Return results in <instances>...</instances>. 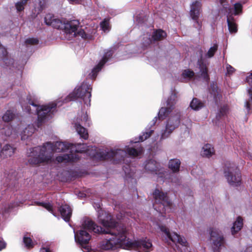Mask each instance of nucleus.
<instances>
[{"instance_id": "obj_19", "label": "nucleus", "mask_w": 252, "mask_h": 252, "mask_svg": "<svg viewBox=\"0 0 252 252\" xmlns=\"http://www.w3.org/2000/svg\"><path fill=\"white\" fill-rule=\"evenodd\" d=\"M15 149L9 144H6L2 147L1 151V156L3 158L11 157L14 154Z\"/></svg>"}, {"instance_id": "obj_42", "label": "nucleus", "mask_w": 252, "mask_h": 252, "mask_svg": "<svg viewBox=\"0 0 252 252\" xmlns=\"http://www.w3.org/2000/svg\"><path fill=\"white\" fill-rule=\"evenodd\" d=\"M228 111V108L227 106H223L221 107L220 110V112L218 113L217 117H220L223 116L227 113Z\"/></svg>"}, {"instance_id": "obj_16", "label": "nucleus", "mask_w": 252, "mask_h": 252, "mask_svg": "<svg viewBox=\"0 0 252 252\" xmlns=\"http://www.w3.org/2000/svg\"><path fill=\"white\" fill-rule=\"evenodd\" d=\"M59 211L63 219L65 221H68L72 214V210L66 205H63L60 207Z\"/></svg>"}, {"instance_id": "obj_41", "label": "nucleus", "mask_w": 252, "mask_h": 252, "mask_svg": "<svg viewBox=\"0 0 252 252\" xmlns=\"http://www.w3.org/2000/svg\"><path fill=\"white\" fill-rule=\"evenodd\" d=\"M23 241L27 248H31L33 247V243L30 238L25 237Z\"/></svg>"}, {"instance_id": "obj_39", "label": "nucleus", "mask_w": 252, "mask_h": 252, "mask_svg": "<svg viewBox=\"0 0 252 252\" xmlns=\"http://www.w3.org/2000/svg\"><path fill=\"white\" fill-rule=\"evenodd\" d=\"M35 204L38 205L43 206L45 209H46L48 211L50 212L54 215H55L53 214V212L52 206L50 203L40 202H36Z\"/></svg>"}, {"instance_id": "obj_8", "label": "nucleus", "mask_w": 252, "mask_h": 252, "mask_svg": "<svg viewBox=\"0 0 252 252\" xmlns=\"http://www.w3.org/2000/svg\"><path fill=\"white\" fill-rule=\"evenodd\" d=\"M209 233L213 252H220L225 244L224 238L222 232L218 228L211 227L209 229Z\"/></svg>"}, {"instance_id": "obj_28", "label": "nucleus", "mask_w": 252, "mask_h": 252, "mask_svg": "<svg viewBox=\"0 0 252 252\" xmlns=\"http://www.w3.org/2000/svg\"><path fill=\"white\" fill-rule=\"evenodd\" d=\"M102 65L103 64H97V65L92 70L91 73L89 74L88 77L91 79H94L97 73L101 69Z\"/></svg>"}, {"instance_id": "obj_45", "label": "nucleus", "mask_w": 252, "mask_h": 252, "mask_svg": "<svg viewBox=\"0 0 252 252\" xmlns=\"http://www.w3.org/2000/svg\"><path fill=\"white\" fill-rule=\"evenodd\" d=\"M38 42V40L34 38H29L26 40V43L30 45H36Z\"/></svg>"}, {"instance_id": "obj_56", "label": "nucleus", "mask_w": 252, "mask_h": 252, "mask_svg": "<svg viewBox=\"0 0 252 252\" xmlns=\"http://www.w3.org/2000/svg\"><path fill=\"white\" fill-rule=\"evenodd\" d=\"M86 196V194H84V193L83 192H80L78 194V196L81 197V198H83V197H84Z\"/></svg>"}, {"instance_id": "obj_14", "label": "nucleus", "mask_w": 252, "mask_h": 252, "mask_svg": "<svg viewBox=\"0 0 252 252\" xmlns=\"http://www.w3.org/2000/svg\"><path fill=\"white\" fill-rule=\"evenodd\" d=\"M95 151L96 149L95 147H90L85 144H78L77 145L72 144V145H71V153L73 155L74 157L76 155L78 158L79 157L75 154H74L73 153L86 152L90 156H95Z\"/></svg>"}, {"instance_id": "obj_20", "label": "nucleus", "mask_w": 252, "mask_h": 252, "mask_svg": "<svg viewBox=\"0 0 252 252\" xmlns=\"http://www.w3.org/2000/svg\"><path fill=\"white\" fill-rule=\"evenodd\" d=\"M79 158L77 157L76 155L75 157L72 153L70 154H64L63 155H60L56 158V160L58 162H66L68 161H74L76 159H79Z\"/></svg>"}, {"instance_id": "obj_46", "label": "nucleus", "mask_w": 252, "mask_h": 252, "mask_svg": "<svg viewBox=\"0 0 252 252\" xmlns=\"http://www.w3.org/2000/svg\"><path fill=\"white\" fill-rule=\"evenodd\" d=\"M200 56V58L198 59L197 63H204V59L203 57V52L201 49H200L197 51V53Z\"/></svg>"}, {"instance_id": "obj_26", "label": "nucleus", "mask_w": 252, "mask_h": 252, "mask_svg": "<svg viewBox=\"0 0 252 252\" xmlns=\"http://www.w3.org/2000/svg\"><path fill=\"white\" fill-rule=\"evenodd\" d=\"M181 162L178 159H171L168 164L169 168L173 172L178 171L180 166Z\"/></svg>"}, {"instance_id": "obj_6", "label": "nucleus", "mask_w": 252, "mask_h": 252, "mask_svg": "<svg viewBox=\"0 0 252 252\" xmlns=\"http://www.w3.org/2000/svg\"><path fill=\"white\" fill-rule=\"evenodd\" d=\"M80 25V22L77 20H73L64 23L63 29L67 34H73L74 36L79 35L85 39H91L92 35L87 33L83 30L77 32Z\"/></svg>"}, {"instance_id": "obj_55", "label": "nucleus", "mask_w": 252, "mask_h": 252, "mask_svg": "<svg viewBox=\"0 0 252 252\" xmlns=\"http://www.w3.org/2000/svg\"><path fill=\"white\" fill-rule=\"evenodd\" d=\"M245 252H252V247H248Z\"/></svg>"}, {"instance_id": "obj_53", "label": "nucleus", "mask_w": 252, "mask_h": 252, "mask_svg": "<svg viewBox=\"0 0 252 252\" xmlns=\"http://www.w3.org/2000/svg\"><path fill=\"white\" fill-rule=\"evenodd\" d=\"M39 252H51L48 249H46L45 248H42L40 249Z\"/></svg>"}, {"instance_id": "obj_12", "label": "nucleus", "mask_w": 252, "mask_h": 252, "mask_svg": "<svg viewBox=\"0 0 252 252\" xmlns=\"http://www.w3.org/2000/svg\"><path fill=\"white\" fill-rule=\"evenodd\" d=\"M202 4L200 1L196 0L190 5L189 12L190 16L195 22L197 26L194 25L195 28H201L202 22L199 20V17L201 10Z\"/></svg>"}, {"instance_id": "obj_30", "label": "nucleus", "mask_w": 252, "mask_h": 252, "mask_svg": "<svg viewBox=\"0 0 252 252\" xmlns=\"http://www.w3.org/2000/svg\"><path fill=\"white\" fill-rule=\"evenodd\" d=\"M127 154L133 157H136L140 155L143 152V149L139 148L137 149L134 148H128L127 149Z\"/></svg>"}, {"instance_id": "obj_18", "label": "nucleus", "mask_w": 252, "mask_h": 252, "mask_svg": "<svg viewBox=\"0 0 252 252\" xmlns=\"http://www.w3.org/2000/svg\"><path fill=\"white\" fill-rule=\"evenodd\" d=\"M80 120L77 119L74 124V127L80 137L84 139L88 138V133L87 130L84 127L81 126L80 123Z\"/></svg>"}, {"instance_id": "obj_1", "label": "nucleus", "mask_w": 252, "mask_h": 252, "mask_svg": "<svg viewBox=\"0 0 252 252\" xmlns=\"http://www.w3.org/2000/svg\"><path fill=\"white\" fill-rule=\"evenodd\" d=\"M101 217L99 212V220L104 228L96 225L89 219H86L82 223V229L80 230L79 233L74 232L75 241L82 246L84 252H92L89 251V246H83V245L87 244L91 239V236L87 231L111 234V237L109 239L101 242L100 247L103 250H114L122 248L127 250L136 249L138 252H148L150 251L152 244L150 240H130L127 239L126 228L117 225L116 223L112 220L110 215H106V220L102 219Z\"/></svg>"}, {"instance_id": "obj_54", "label": "nucleus", "mask_w": 252, "mask_h": 252, "mask_svg": "<svg viewBox=\"0 0 252 252\" xmlns=\"http://www.w3.org/2000/svg\"><path fill=\"white\" fill-rule=\"evenodd\" d=\"M22 107L24 109H25L26 111H27V112L30 113L31 112V110H30L29 109V107L28 106H24L23 105H22Z\"/></svg>"}, {"instance_id": "obj_50", "label": "nucleus", "mask_w": 252, "mask_h": 252, "mask_svg": "<svg viewBox=\"0 0 252 252\" xmlns=\"http://www.w3.org/2000/svg\"><path fill=\"white\" fill-rule=\"evenodd\" d=\"M247 81L250 85H252V72L247 77Z\"/></svg>"}, {"instance_id": "obj_15", "label": "nucleus", "mask_w": 252, "mask_h": 252, "mask_svg": "<svg viewBox=\"0 0 252 252\" xmlns=\"http://www.w3.org/2000/svg\"><path fill=\"white\" fill-rule=\"evenodd\" d=\"M127 153L126 151L120 149H117L116 150H110V151L105 152L101 158L104 159H113L114 160L122 159Z\"/></svg>"}, {"instance_id": "obj_10", "label": "nucleus", "mask_w": 252, "mask_h": 252, "mask_svg": "<svg viewBox=\"0 0 252 252\" xmlns=\"http://www.w3.org/2000/svg\"><path fill=\"white\" fill-rule=\"evenodd\" d=\"M199 70L196 71V75L193 71L187 69L183 71L182 76L186 79L190 80L194 77V79H202L203 80L208 82L209 80V75L207 73V68L206 64H197V67Z\"/></svg>"}, {"instance_id": "obj_5", "label": "nucleus", "mask_w": 252, "mask_h": 252, "mask_svg": "<svg viewBox=\"0 0 252 252\" xmlns=\"http://www.w3.org/2000/svg\"><path fill=\"white\" fill-rule=\"evenodd\" d=\"M153 196L155 199V203L153 206L158 212L162 214L170 210L171 203L169 200L166 193H164L158 189H156L153 193Z\"/></svg>"}, {"instance_id": "obj_3", "label": "nucleus", "mask_w": 252, "mask_h": 252, "mask_svg": "<svg viewBox=\"0 0 252 252\" xmlns=\"http://www.w3.org/2000/svg\"><path fill=\"white\" fill-rule=\"evenodd\" d=\"M92 88L91 85L83 82L81 86H77L74 91L65 98L68 102L80 98L88 106L90 105Z\"/></svg>"}, {"instance_id": "obj_35", "label": "nucleus", "mask_w": 252, "mask_h": 252, "mask_svg": "<svg viewBox=\"0 0 252 252\" xmlns=\"http://www.w3.org/2000/svg\"><path fill=\"white\" fill-rule=\"evenodd\" d=\"M15 114L10 110L7 111L2 116V119L5 122H9L14 117Z\"/></svg>"}, {"instance_id": "obj_37", "label": "nucleus", "mask_w": 252, "mask_h": 252, "mask_svg": "<svg viewBox=\"0 0 252 252\" xmlns=\"http://www.w3.org/2000/svg\"><path fill=\"white\" fill-rule=\"evenodd\" d=\"M100 26L104 32L109 30L110 29L109 19L106 18L104 19L103 21L101 22Z\"/></svg>"}, {"instance_id": "obj_13", "label": "nucleus", "mask_w": 252, "mask_h": 252, "mask_svg": "<svg viewBox=\"0 0 252 252\" xmlns=\"http://www.w3.org/2000/svg\"><path fill=\"white\" fill-rule=\"evenodd\" d=\"M176 102V95L172 94L166 101V107H162L159 111L158 116L159 119L166 118L172 111Z\"/></svg>"}, {"instance_id": "obj_22", "label": "nucleus", "mask_w": 252, "mask_h": 252, "mask_svg": "<svg viewBox=\"0 0 252 252\" xmlns=\"http://www.w3.org/2000/svg\"><path fill=\"white\" fill-rule=\"evenodd\" d=\"M243 225V220L240 217H237L236 221L233 223V226L231 227V233L234 235L239 231Z\"/></svg>"}, {"instance_id": "obj_47", "label": "nucleus", "mask_w": 252, "mask_h": 252, "mask_svg": "<svg viewBox=\"0 0 252 252\" xmlns=\"http://www.w3.org/2000/svg\"><path fill=\"white\" fill-rule=\"evenodd\" d=\"M81 121L82 122V123H83V122H84V125H85V124L87 123L88 126L90 125V123L88 121V117L87 114H84L83 115Z\"/></svg>"}, {"instance_id": "obj_25", "label": "nucleus", "mask_w": 252, "mask_h": 252, "mask_svg": "<svg viewBox=\"0 0 252 252\" xmlns=\"http://www.w3.org/2000/svg\"><path fill=\"white\" fill-rule=\"evenodd\" d=\"M166 36V33L161 29L156 30L153 34L152 38L154 41L163 40Z\"/></svg>"}, {"instance_id": "obj_43", "label": "nucleus", "mask_w": 252, "mask_h": 252, "mask_svg": "<svg viewBox=\"0 0 252 252\" xmlns=\"http://www.w3.org/2000/svg\"><path fill=\"white\" fill-rule=\"evenodd\" d=\"M152 132L153 131L151 130L149 132H146L145 133H143L142 135L139 136V140L138 141V142L143 141L147 139L148 137H149L151 136ZM135 142L136 143L137 142V141H135Z\"/></svg>"}, {"instance_id": "obj_17", "label": "nucleus", "mask_w": 252, "mask_h": 252, "mask_svg": "<svg viewBox=\"0 0 252 252\" xmlns=\"http://www.w3.org/2000/svg\"><path fill=\"white\" fill-rule=\"evenodd\" d=\"M159 164L154 160L148 161L145 166V169L152 173H155L156 174L159 175Z\"/></svg>"}, {"instance_id": "obj_33", "label": "nucleus", "mask_w": 252, "mask_h": 252, "mask_svg": "<svg viewBox=\"0 0 252 252\" xmlns=\"http://www.w3.org/2000/svg\"><path fill=\"white\" fill-rule=\"evenodd\" d=\"M63 23L62 21L59 19L55 18L52 21L51 26L57 29H63Z\"/></svg>"}, {"instance_id": "obj_7", "label": "nucleus", "mask_w": 252, "mask_h": 252, "mask_svg": "<svg viewBox=\"0 0 252 252\" xmlns=\"http://www.w3.org/2000/svg\"><path fill=\"white\" fill-rule=\"evenodd\" d=\"M156 225L164 233L165 239L167 242L170 241L174 243L178 247H179L180 245L184 247L183 250H181L182 252H185L186 250H187L188 243L184 237H181L176 233H170L169 230L164 226H160L158 223H156Z\"/></svg>"}, {"instance_id": "obj_23", "label": "nucleus", "mask_w": 252, "mask_h": 252, "mask_svg": "<svg viewBox=\"0 0 252 252\" xmlns=\"http://www.w3.org/2000/svg\"><path fill=\"white\" fill-rule=\"evenodd\" d=\"M227 22L229 31L230 33H236L237 32V25L235 22L234 17L232 16H229L227 17Z\"/></svg>"}, {"instance_id": "obj_48", "label": "nucleus", "mask_w": 252, "mask_h": 252, "mask_svg": "<svg viewBox=\"0 0 252 252\" xmlns=\"http://www.w3.org/2000/svg\"><path fill=\"white\" fill-rule=\"evenodd\" d=\"M226 68L227 70V73L228 74H232L235 70L234 68L229 64H227Z\"/></svg>"}, {"instance_id": "obj_4", "label": "nucleus", "mask_w": 252, "mask_h": 252, "mask_svg": "<svg viewBox=\"0 0 252 252\" xmlns=\"http://www.w3.org/2000/svg\"><path fill=\"white\" fill-rule=\"evenodd\" d=\"M27 100L29 104L33 107L34 108V111H35L38 116L37 127H39L46 120L48 119L51 117V113L53 111L52 109L55 108L57 105V104L52 103L48 105L39 106L32 101L31 97H27Z\"/></svg>"}, {"instance_id": "obj_57", "label": "nucleus", "mask_w": 252, "mask_h": 252, "mask_svg": "<svg viewBox=\"0 0 252 252\" xmlns=\"http://www.w3.org/2000/svg\"><path fill=\"white\" fill-rule=\"evenodd\" d=\"M5 134L7 136H9L10 135V133L9 132H8L7 133H5Z\"/></svg>"}, {"instance_id": "obj_11", "label": "nucleus", "mask_w": 252, "mask_h": 252, "mask_svg": "<svg viewBox=\"0 0 252 252\" xmlns=\"http://www.w3.org/2000/svg\"><path fill=\"white\" fill-rule=\"evenodd\" d=\"M180 114L177 113L169 118L166 125L165 129L162 130L161 132V139L167 138L173 131L178 126L180 123Z\"/></svg>"}, {"instance_id": "obj_40", "label": "nucleus", "mask_w": 252, "mask_h": 252, "mask_svg": "<svg viewBox=\"0 0 252 252\" xmlns=\"http://www.w3.org/2000/svg\"><path fill=\"white\" fill-rule=\"evenodd\" d=\"M234 14L235 15H238L241 13L242 11V5L239 3L237 2L234 4Z\"/></svg>"}, {"instance_id": "obj_29", "label": "nucleus", "mask_w": 252, "mask_h": 252, "mask_svg": "<svg viewBox=\"0 0 252 252\" xmlns=\"http://www.w3.org/2000/svg\"><path fill=\"white\" fill-rule=\"evenodd\" d=\"M8 59V52L6 49L0 44V62H5Z\"/></svg>"}, {"instance_id": "obj_36", "label": "nucleus", "mask_w": 252, "mask_h": 252, "mask_svg": "<svg viewBox=\"0 0 252 252\" xmlns=\"http://www.w3.org/2000/svg\"><path fill=\"white\" fill-rule=\"evenodd\" d=\"M28 0H21L15 4V7L18 12H21L24 9V6L26 5Z\"/></svg>"}, {"instance_id": "obj_31", "label": "nucleus", "mask_w": 252, "mask_h": 252, "mask_svg": "<svg viewBox=\"0 0 252 252\" xmlns=\"http://www.w3.org/2000/svg\"><path fill=\"white\" fill-rule=\"evenodd\" d=\"M218 49V45L217 43H215L213 46L211 47L209 49L207 53L206 54L205 56L208 58H212Z\"/></svg>"}, {"instance_id": "obj_38", "label": "nucleus", "mask_w": 252, "mask_h": 252, "mask_svg": "<svg viewBox=\"0 0 252 252\" xmlns=\"http://www.w3.org/2000/svg\"><path fill=\"white\" fill-rule=\"evenodd\" d=\"M54 19L55 17L53 14H47L44 17V22L47 26H50Z\"/></svg>"}, {"instance_id": "obj_21", "label": "nucleus", "mask_w": 252, "mask_h": 252, "mask_svg": "<svg viewBox=\"0 0 252 252\" xmlns=\"http://www.w3.org/2000/svg\"><path fill=\"white\" fill-rule=\"evenodd\" d=\"M36 128L35 127L32 125H28L23 130L21 133V139L22 140H25L28 137L31 136L35 131Z\"/></svg>"}, {"instance_id": "obj_2", "label": "nucleus", "mask_w": 252, "mask_h": 252, "mask_svg": "<svg viewBox=\"0 0 252 252\" xmlns=\"http://www.w3.org/2000/svg\"><path fill=\"white\" fill-rule=\"evenodd\" d=\"M71 145L72 144L58 141L55 143L47 142L42 147L30 149L28 161L32 165L49 162L53 158L54 152H61L68 150L71 153Z\"/></svg>"}, {"instance_id": "obj_9", "label": "nucleus", "mask_w": 252, "mask_h": 252, "mask_svg": "<svg viewBox=\"0 0 252 252\" xmlns=\"http://www.w3.org/2000/svg\"><path fill=\"white\" fill-rule=\"evenodd\" d=\"M224 176L228 183L232 186H238L241 182V173L239 169L233 163L226 165Z\"/></svg>"}, {"instance_id": "obj_44", "label": "nucleus", "mask_w": 252, "mask_h": 252, "mask_svg": "<svg viewBox=\"0 0 252 252\" xmlns=\"http://www.w3.org/2000/svg\"><path fill=\"white\" fill-rule=\"evenodd\" d=\"M143 40L142 45L144 49L147 48L152 43V39L150 37H145L143 38Z\"/></svg>"}, {"instance_id": "obj_51", "label": "nucleus", "mask_w": 252, "mask_h": 252, "mask_svg": "<svg viewBox=\"0 0 252 252\" xmlns=\"http://www.w3.org/2000/svg\"><path fill=\"white\" fill-rule=\"evenodd\" d=\"M6 246V244L3 241L0 240V251L5 248Z\"/></svg>"}, {"instance_id": "obj_24", "label": "nucleus", "mask_w": 252, "mask_h": 252, "mask_svg": "<svg viewBox=\"0 0 252 252\" xmlns=\"http://www.w3.org/2000/svg\"><path fill=\"white\" fill-rule=\"evenodd\" d=\"M201 153L202 156L209 157L214 154V149L211 144H206L202 147Z\"/></svg>"}, {"instance_id": "obj_34", "label": "nucleus", "mask_w": 252, "mask_h": 252, "mask_svg": "<svg viewBox=\"0 0 252 252\" xmlns=\"http://www.w3.org/2000/svg\"><path fill=\"white\" fill-rule=\"evenodd\" d=\"M249 99L245 102V107L248 111L251 110V102H252V89L250 88L247 90Z\"/></svg>"}, {"instance_id": "obj_32", "label": "nucleus", "mask_w": 252, "mask_h": 252, "mask_svg": "<svg viewBox=\"0 0 252 252\" xmlns=\"http://www.w3.org/2000/svg\"><path fill=\"white\" fill-rule=\"evenodd\" d=\"M113 54L114 52L112 50H108L105 53L98 63H106L112 57Z\"/></svg>"}, {"instance_id": "obj_52", "label": "nucleus", "mask_w": 252, "mask_h": 252, "mask_svg": "<svg viewBox=\"0 0 252 252\" xmlns=\"http://www.w3.org/2000/svg\"><path fill=\"white\" fill-rule=\"evenodd\" d=\"M220 3L224 7H226V3L227 1L226 0H219Z\"/></svg>"}, {"instance_id": "obj_27", "label": "nucleus", "mask_w": 252, "mask_h": 252, "mask_svg": "<svg viewBox=\"0 0 252 252\" xmlns=\"http://www.w3.org/2000/svg\"><path fill=\"white\" fill-rule=\"evenodd\" d=\"M190 107L194 110H198L203 107V103L198 99L194 98L191 101Z\"/></svg>"}, {"instance_id": "obj_49", "label": "nucleus", "mask_w": 252, "mask_h": 252, "mask_svg": "<svg viewBox=\"0 0 252 252\" xmlns=\"http://www.w3.org/2000/svg\"><path fill=\"white\" fill-rule=\"evenodd\" d=\"M45 0H39L38 5H39V10H42L45 7Z\"/></svg>"}]
</instances>
